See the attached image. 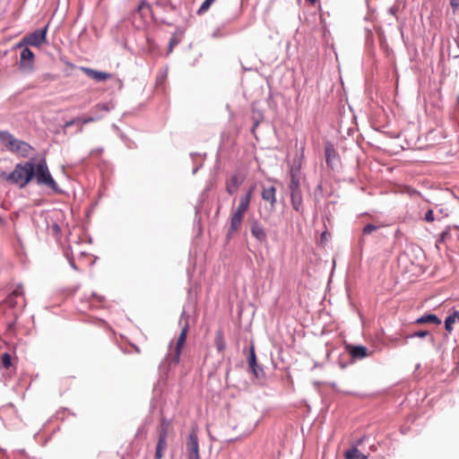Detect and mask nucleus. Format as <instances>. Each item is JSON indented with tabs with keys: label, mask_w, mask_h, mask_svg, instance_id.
<instances>
[{
	"label": "nucleus",
	"mask_w": 459,
	"mask_h": 459,
	"mask_svg": "<svg viewBox=\"0 0 459 459\" xmlns=\"http://www.w3.org/2000/svg\"><path fill=\"white\" fill-rule=\"evenodd\" d=\"M244 181V178L238 174L231 175L225 182V188L229 195H232L240 187Z\"/></svg>",
	"instance_id": "nucleus-9"
},
{
	"label": "nucleus",
	"mask_w": 459,
	"mask_h": 459,
	"mask_svg": "<svg viewBox=\"0 0 459 459\" xmlns=\"http://www.w3.org/2000/svg\"><path fill=\"white\" fill-rule=\"evenodd\" d=\"M187 332L188 326L185 325L177 340L174 353L168 357L169 364L178 365L179 363L180 354L186 341Z\"/></svg>",
	"instance_id": "nucleus-5"
},
{
	"label": "nucleus",
	"mask_w": 459,
	"mask_h": 459,
	"mask_svg": "<svg viewBox=\"0 0 459 459\" xmlns=\"http://www.w3.org/2000/svg\"><path fill=\"white\" fill-rule=\"evenodd\" d=\"M449 4L454 14L459 11V0H449Z\"/></svg>",
	"instance_id": "nucleus-31"
},
{
	"label": "nucleus",
	"mask_w": 459,
	"mask_h": 459,
	"mask_svg": "<svg viewBox=\"0 0 459 459\" xmlns=\"http://www.w3.org/2000/svg\"><path fill=\"white\" fill-rule=\"evenodd\" d=\"M290 199L293 209L299 213H303L304 209L301 190L290 192Z\"/></svg>",
	"instance_id": "nucleus-13"
},
{
	"label": "nucleus",
	"mask_w": 459,
	"mask_h": 459,
	"mask_svg": "<svg viewBox=\"0 0 459 459\" xmlns=\"http://www.w3.org/2000/svg\"><path fill=\"white\" fill-rule=\"evenodd\" d=\"M248 364H249L250 368L254 372V374L255 376H257L258 375L257 371H256L257 365H256V359H255V353L254 348L251 349L250 355L248 358Z\"/></svg>",
	"instance_id": "nucleus-24"
},
{
	"label": "nucleus",
	"mask_w": 459,
	"mask_h": 459,
	"mask_svg": "<svg viewBox=\"0 0 459 459\" xmlns=\"http://www.w3.org/2000/svg\"><path fill=\"white\" fill-rule=\"evenodd\" d=\"M250 231L252 236L259 242L263 243L266 241V231L264 226L257 220L254 219L250 221Z\"/></svg>",
	"instance_id": "nucleus-8"
},
{
	"label": "nucleus",
	"mask_w": 459,
	"mask_h": 459,
	"mask_svg": "<svg viewBox=\"0 0 459 459\" xmlns=\"http://www.w3.org/2000/svg\"><path fill=\"white\" fill-rule=\"evenodd\" d=\"M430 341H431L432 342H434L435 338H434L433 336H430Z\"/></svg>",
	"instance_id": "nucleus-43"
},
{
	"label": "nucleus",
	"mask_w": 459,
	"mask_h": 459,
	"mask_svg": "<svg viewBox=\"0 0 459 459\" xmlns=\"http://www.w3.org/2000/svg\"><path fill=\"white\" fill-rule=\"evenodd\" d=\"M450 236V229L447 227L443 232H441L437 240V244L444 242Z\"/></svg>",
	"instance_id": "nucleus-27"
},
{
	"label": "nucleus",
	"mask_w": 459,
	"mask_h": 459,
	"mask_svg": "<svg viewBox=\"0 0 459 459\" xmlns=\"http://www.w3.org/2000/svg\"><path fill=\"white\" fill-rule=\"evenodd\" d=\"M415 324L417 325H424V324H433V325H440L441 320L433 314L423 315L422 316L416 319Z\"/></svg>",
	"instance_id": "nucleus-17"
},
{
	"label": "nucleus",
	"mask_w": 459,
	"mask_h": 459,
	"mask_svg": "<svg viewBox=\"0 0 459 459\" xmlns=\"http://www.w3.org/2000/svg\"><path fill=\"white\" fill-rule=\"evenodd\" d=\"M428 335H429V331H418V332H415L412 334H411L409 337L410 338H413V337L424 338Z\"/></svg>",
	"instance_id": "nucleus-32"
},
{
	"label": "nucleus",
	"mask_w": 459,
	"mask_h": 459,
	"mask_svg": "<svg viewBox=\"0 0 459 459\" xmlns=\"http://www.w3.org/2000/svg\"><path fill=\"white\" fill-rule=\"evenodd\" d=\"M169 422L166 420H163L159 430V438L158 440L167 441L168 430H169Z\"/></svg>",
	"instance_id": "nucleus-23"
},
{
	"label": "nucleus",
	"mask_w": 459,
	"mask_h": 459,
	"mask_svg": "<svg viewBox=\"0 0 459 459\" xmlns=\"http://www.w3.org/2000/svg\"><path fill=\"white\" fill-rule=\"evenodd\" d=\"M322 238H326L325 232L322 233Z\"/></svg>",
	"instance_id": "nucleus-44"
},
{
	"label": "nucleus",
	"mask_w": 459,
	"mask_h": 459,
	"mask_svg": "<svg viewBox=\"0 0 459 459\" xmlns=\"http://www.w3.org/2000/svg\"><path fill=\"white\" fill-rule=\"evenodd\" d=\"M34 178L38 185L46 186L55 192L59 191L58 186L52 178L45 159L39 160L36 164L34 163Z\"/></svg>",
	"instance_id": "nucleus-3"
},
{
	"label": "nucleus",
	"mask_w": 459,
	"mask_h": 459,
	"mask_svg": "<svg viewBox=\"0 0 459 459\" xmlns=\"http://www.w3.org/2000/svg\"><path fill=\"white\" fill-rule=\"evenodd\" d=\"M362 443H363V438H359V439L356 442V446H359V445H361Z\"/></svg>",
	"instance_id": "nucleus-40"
},
{
	"label": "nucleus",
	"mask_w": 459,
	"mask_h": 459,
	"mask_svg": "<svg viewBox=\"0 0 459 459\" xmlns=\"http://www.w3.org/2000/svg\"><path fill=\"white\" fill-rule=\"evenodd\" d=\"M33 151V147H31L28 143L20 140L17 145L15 146V150L13 152L22 158H28Z\"/></svg>",
	"instance_id": "nucleus-14"
},
{
	"label": "nucleus",
	"mask_w": 459,
	"mask_h": 459,
	"mask_svg": "<svg viewBox=\"0 0 459 459\" xmlns=\"http://www.w3.org/2000/svg\"><path fill=\"white\" fill-rule=\"evenodd\" d=\"M94 121H96V118L93 117H82L79 122H82V124L86 125L88 123Z\"/></svg>",
	"instance_id": "nucleus-36"
},
{
	"label": "nucleus",
	"mask_w": 459,
	"mask_h": 459,
	"mask_svg": "<svg viewBox=\"0 0 459 459\" xmlns=\"http://www.w3.org/2000/svg\"><path fill=\"white\" fill-rule=\"evenodd\" d=\"M459 320V312L455 311L452 315L448 316L445 321V328L447 332L451 333L453 330V325Z\"/></svg>",
	"instance_id": "nucleus-20"
},
{
	"label": "nucleus",
	"mask_w": 459,
	"mask_h": 459,
	"mask_svg": "<svg viewBox=\"0 0 459 459\" xmlns=\"http://www.w3.org/2000/svg\"><path fill=\"white\" fill-rule=\"evenodd\" d=\"M214 343L217 351L222 352L226 348V342L221 331H217L215 333Z\"/></svg>",
	"instance_id": "nucleus-19"
},
{
	"label": "nucleus",
	"mask_w": 459,
	"mask_h": 459,
	"mask_svg": "<svg viewBox=\"0 0 459 459\" xmlns=\"http://www.w3.org/2000/svg\"><path fill=\"white\" fill-rule=\"evenodd\" d=\"M19 141V139L15 138L9 132L0 131V142L6 147L8 151L13 152Z\"/></svg>",
	"instance_id": "nucleus-11"
},
{
	"label": "nucleus",
	"mask_w": 459,
	"mask_h": 459,
	"mask_svg": "<svg viewBox=\"0 0 459 459\" xmlns=\"http://www.w3.org/2000/svg\"><path fill=\"white\" fill-rule=\"evenodd\" d=\"M261 196L264 201L270 204V212H273L276 204V187L273 186H263Z\"/></svg>",
	"instance_id": "nucleus-7"
},
{
	"label": "nucleus",
	"mask_w": 459,
	"mask_h": 459,
	"mask_svg": "<svg viewBox=\"0 0 459 459\" xmlns=\"http://www.w3.org/2000/svg\"><path fill=\"white\" fill-rule=\"evenodd\" d=\"M53 230H56V231H57V230H59V227H58V225H57V224H54V225H53Z\"/></svg>",
	"instance_id": "nucleus-41"
},
{
	"label": "nucleus",
	"mask_w": 459,
	"mask_h": 459,
	"mask_svg": "<svg viewBox=\"0 0 459 459\" xmlns=\"http://www.w3.org/2000/svg\"><path fill=\"white\" fill-rule=\"evenodd\" d=\"M345 459H368V455L361 453L357 446H352L343 453Z\"/></svg>",
	"instance_id": "nucleus-16"
},
{
	"label": "nucleus",
	"mask_w": 459,
	"mask_h": 459,
	"mask_svg": "<svg viewBox=\"0 0 459 459\" xmlns=\"http://www.w3.org/2000/svg\"><path fill=\"white\" fill-rule=\"evenodd\" d=\"M350 352L354 359H364L368 356V349L364 346H352Z\"/></svg>",
	"instance_id": "nucleus-18"
},
{
	"label": "nucleus",
	"mask_w": 459,
	"mask_h": 459,
	"mask_svg": "<svg viewBox=\"0 0 459 459\" xmlns=\"http://www.w3.org/2000/svg\"><path fill=\"white\" fill-rule=\"evenodd\" d=\"M187 459H201L197 427H192L186 439Z\"/></svg>",
	"instance_id": "nucleus-4"
},
{
	"label": "nucleus",
	"mask_w": 459,
	"mask_h": 459,
	"mask_svg": "<svg viewBox=\"0 0 459 459\" xmlns=\"http://www.w3.org/2000/svg\"><path fill=\"white\" fill-rule=\"evenodd\" d=\"M290 176V181H299V176L298 172H294L293 170H291Z\"/></svg>",
	"instance_id": "nucleus-38"
},
{
	"label": "nucleus",
	"mask_w": 459,
	"mask_h": 459,
	"mask_svg": "<svg viewBox=\"0 0 459 459\" xmlns=\"http://www.w3.org/2000/svg\"><path fill=\"white\" fill-rule=\"evenodd\" d=\"M216 0H205L202 5L200 6L199 10L197 11L198 14L204 13L206 11L209 10L211 5L215 2Z\"/></svg>",
	"instance_id": "nucleus-26"
},
{
	"label": "nucleus",
	"mask_w": 459,
	"mask_h": 459,
	"mask_svg": "<svg viewBox=\"0 0 459 459\" xmlns=\"http://www.w3.org/2000/svg\"><path fill=\"white\" fill-rule=\"evenodd\" d=\"M257 126H258V121H256V122L255 123V126H254V127H253V131L255 130V128Z\"/></svg>",
	"instance_id": "nucleus-42"
},
{
	"label": "nucleus",
	"mask_w": 459,
	"mask_h": 459,
	"mask_svg": "<svg viewBox=\"0 0 459 459\" xmlns=\"http://www.w3.org/2000/svg\"><path fill=\"white\" fill-rule=\"evenodd\" d=\"M80 120H81L80 117H74V118L65 122L64 127L65 128H68V127H70V126H74L75 124H78Z\"/></svg>",
	"instance_id": "nucleus-34"
},
{
	"label": "nucleus",
	"mask_w": 459,
	"mask_h": 459,
	"mask_svg": "<svg viewBox=\"0 0 459 459\" xmlns=\"http://www.w3.org/2000/svg\"><path fill=\"white\" fill-rule=\"evenodd\" d=\"M168 446L167 441L158 440L155 448V459H161Z\"/></svg>",
	"instance_id": "nucleus-21"
},
{
	"label": "nucleus",
	"mask_w": 459,
	"mask_h": 459,
	"mask_svg": "<svg viewBox=\"0 0 459 459\" xmlns=\"http://www.w3.org/2000/svg\"><path fill=\"white\" fill-rule=\"evenodd\" d=\"M82 70L84 72L86 75H88L89 77L97 82L106 81L112 77V75L108 73L97 71L88 67H82Z\"/></svg>",
	"instance_id": "nucleus-12"
},
{
	"label": "nucleus",
	"mask_w": 459,
	"mask_h": 459,
	"mask_svg": "<svg viewBox=\"0 0 459 459\" xmlns=\"http://www.w3.org/2000/svg\"><path fill=\"white\" fill-rule=\"evenodd\" d=\"M72 379L70 378H65L64 379L61 383H60V386H61V389L63 390H66L67 389V385L69 384V382L71 381Z\"/></svg>",
	"instance_id": "nucleus-37"
},
{
	"label": "nucleus",
	"mask_w": 459,
	"mask_h": 459,
	"mask_svg": "<svg viewBox=\"0 0 459 459\" xmlns=\"http://www.w3.org/2000/svg\"><path fill=\"white\" fill-rule=\"evenodd\" d=\"M425 220L429 222H432L435 220L434 212L432 210H428L425 213Z\"/></svg>",
	"instance_id": "nucleus-35"
},
{
	"label": "nucleus",
	"mask_w": 459,
	"mask_h": 459,
	"mask_svg": "<svg viewBox=\"0 0 459 459\" xmlns=\"http://www.w3.org/2000/svg\"><path fill=\"white\" fill-rule=\"evenodd\" d=\"M322 238H326L325 232L322 233Z\"/></svg>",
	"instance_id": "nucleus-45"
},
{
	"label": "nucleus",
	"mask_w": 459,
	"mask_h": 459,
	"mask_svg": "<svg viewBox=\"0 0 459 459\" xmlns=\"http://www.w3.org/2000/svg\"><path fill=\"white\" fill-rule=\"evenodd\" d=\"M23 295V289H22V286H17L13 290V292L8 296V298L6 299V302L13 307L16 305V303L13 301V298H16V297H22Z\"/></svg>",
	"instance_id": "nucleus-22"
},
{
	"label": "nucleus",
	"mask_w": 459,
	"mask_h": 459,
	"mask_svg": "<svg viewBox=\"0 0 459 459\" xmlns=\"http://www.w3.org/2000/svg\"><path fill=\"white\" fill-rule=\"evenodd\" d=\"M47 27L43 30H38L30 33V35L23 38L18 47H21L22 43L28 44L32 47H39L46 41Z\"/></svg>",
	"instance_id": "nucleus-6"
},
{
	"label": "nucleus",
	"mask_w": 459,
	"mask_h": 459,
	"mask_svg": "<svg viewBox=\"0 0 459 459\" xmlns=\"http://www.w3.org/2000/svg\"><path fill=\"white\" fill-rule=\"evenodd\" d=\"M3 176L6 181L24 188L34 178V161L18 163L11 173Z\"/></svg>",
	"instance_id": "nucleus-1"
},
{
	"label": "nucleus",
	"mask_w": 459,
	"mask_h": 459,
	"mask_svg": "<svg viewBox=\"0 0 459 459\" xmlns=\"http://www.w3.org/2000/svg\"><path fill=\"white\" fill-rule=\"evenodd\" d=\"M325 160L329 167L333 166L334 160L337 159V152L333 147V145L330 143L325 144Z\"/></svg>",
	"instance_id": "nucleus-15"
},
{
	"label": "nucleus",
	"mask_w": 459,
	"mask_h": 459,
	"mask_svg": "<svg viewBox=\"0 0 459 459\" xmlns=\"http://www.w3.org/2000/svg\"><path fill=\"white\" fill-rule=\"evenodd\" d=\"M377 230V226L368 224L363 229V235H369Z\"/></svg>",
	"instance_id": "nucleus-28"
},
{
	"label": "nucleus",
	"mask_w": 459,
	"mask_h": 459,
	"mask_svg": "<svg viewBox=\"0 0 459 459\" xmlns=\"http://www.w3.org/2000/svg\"><path fill=\"white\" fill-rule=\"evenodd\" d=\"M102 108L108 110V108L105 107V105L102 106Z\"/></svg>",
	"instance_id": "nucleus-46"
},
{
	"label": "nucleus",
	"mask_w": 459,
	"mask_h": 459,
	"mask_svg": "<svg viewBox=\"0 0 459 459\" xmlns=\"http://www.w3.org/2000/svg\"><path fill=\"white\" fill-rule=\"evenodd\" d=\"M80 125L78 126V132L79 133H82L83 131V124H82V122H79Z\"/></svg>",
	"instance_id": "nucleus-39"
},
{
	"label": "nucleus",
	"mask_w": 459,
	"mask_h": 459,
	"mask_svg": "<svg viewBox=\"0 0 459 459\" xmlns=\"http://www.w3.org/2000/svg\"><path fill=\"white\" fill-rule=\"evenodd\" d=\"M289 187H290V192L301 190L299 181H290Z\"/></svg>",
	"instance_id": "nucleus-33"
},
{
	"label": "nucleus",
	"mask_w": 459,
	"mask_h": 459,
	"mask_svg": "<svg viewBox=\"0 0 459 459\" xmlns=\"http://www.w3.org/2000/svg\"><path fill=\"white\" fill-rule=\"evenodd\" d=\"M179 40L177 39V37L174 35L171 37L169 42V51L168 54H170L173 50V48L178 45Z\"/></svg>",
	"instance_id": "nucleus-29"
},
{
	"label": "nucleus",
	"mask_w": 459,
	"mask_h": 459,
	"mask_svg": "<svg viewBox=\"0 0 459 459\" xmlns=\"http://www.w3.org/2000/svg\"><path fill=\"white\" fill-rule=\"evenodd\" d=\"M249 206L250 204L247 203V198H239L238 206L232 207L227 233L228 238H231L239 231Z\"/></svg>",
	"instance_id": "nucleus-2"
},
{
	"label": "nucleus",
	"mask_w": 459,
	"mask_h": 459,
	"mask_svg": "<svg viewBox=\"0 0 459 459\" xmlns=\"http://www.w3.org/2000/svg\"><path fill=\"white\" fill-rule=\"evenodd\" d=\"M34 54L29 48H25L21 52L20 66L22 69L31 70L33 67Z\"/></svg>",
	"instance_id": "nucleus-10"
},
{
	"label": "nucleus",
	"mask_w": 459,
	"mask_h": 459,
	"mask_svg": "<svg viewBox=\"0 0 459 459\" xmlns=\"http://www.w3.org/2000/svg\"><path fill=\"white\" fill-rule=\"evenodd\" d=\"M1 365L4 368H9L10 367H12L13 363H12V356H11V354L5 352V353H4L2 355V357H1Z\"/></svg>",
	"instance_id": "nucleus-25"
},
{
	"label": "nucleus",
	"mask_w": 459,
	"mask_h": 459,
	"mask_svg": "<svg viewBox=\"0 0 459 459\" xmlns=\"http://www.w3.org/2000/svg\"><path fill=\"white\" fill-rule=\"evenodd\" d=\"M255 190V186H252L249 187V189L247 191V193L240 196V198H247V203H251L252 195Z\"/></svg>",
	"instance_id": "nucleus-30"
}]
</instances>
